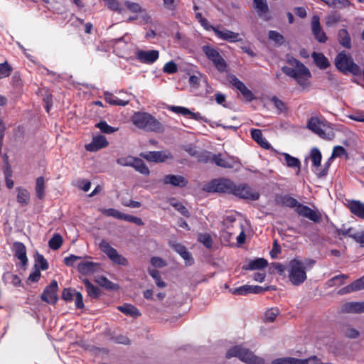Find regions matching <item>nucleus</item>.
<instances>
[{
  "label": "nucleus",
  "mask_w": 364,
  "mask_h": 364,
  "mask_svg": "<svg viewBox=\"0 0 364 364\" xmlns=\"http://www.w3.org/2000/svg\"><path fill=\"white\" fill-rule=\"evenodd\" d=\"M287 63L290 67H282V72L287 75L295 79L297 83L301 87H307L309 86V80L311 77V74L309 68L294 57L288 58Z\"/></svg>",
  "instance_id": "1"
},
{
  "label": "nucleus",
  "mask_w": 364,
  "mask_h": 364,
  "mask_svg": "<svg viewBox=\"0 0 364 364\" xmlns=\"http://www.w3.org/2000/svg\"><path fill=\"white\" fill-rule=\"evenodd\" d=\"M131 121L134 125L146 132H161L164 130L162 124L151 114L145 112H136Z\"/></svg>",
  "instance_id": "2"
},
{
  "label": "nucleus",
  "mask_w": 364,
  "mask_h": 364,
  "mask_svg": "<svg viewBox=\"0 0 364 364\" xmlns=\"http://www.w3.org/2000/svg\"><path fill=\"white\" fill-rule=\"evenodd\" d=\"M288 278L294 286L303 284L307 279L304 263L299 258L291 259L287 267Z\"/></svg>",
  "instance_id": "3"
},
{
  "label": "nucleus",
  "mask_w": 364,
  "mask_h": 364,
  "mask_svg": "<svg viewBox=\"0 0 364 364\" xmlns=\"http://www.w3.org/2000/svg\"><path fill=\"white\" fill-rule=\"evenodd\" d=\"M335 65L338 70L343 73H350L354 75L361 73L360 67L354 63L350 54L342 51L335 58Z\"/></svg>",
  "instance_id": "4"
},
{
  "label": "nucleus",
  "mask_w": 364,
  "mask_h": 364,
  "mask_svg": "<svg viewBox=\"0 0 364 364\" xmlns=\"http://www.w3.org/2000/svg\"><path fill=\"white\" fill-rule=\"evenodd\" d=\"M226 357L230 358L237 357L240 360L248 364H262L263 359L255 355L252 352L240 346H235L230 348L226 353Z\"/></svg>",
  "instance_id": "5"
},
{
  "label": "nucleus",
  "mask_w": 364,
  "mask_h": 364,
  "mask_svg": "<svg viewBox=\"0 0 364 364\" xmlns=\"http://www.w3.org/2000/svg\"><path fill=\"white\" fill-rule=\"evenodd\" d=\"M307 127L323 139L331 140L335 136L331 127L317 117H311L308 122Z\"/></svg>",
  "instance_id": "6"
},
{
  "label": "nucleus",
  "mask_w": 364,
  "mask_h": 364,
  "mask_svg": "<svg viewBox=\"0 0 364 364\" xmlns=\"http://www.w3.org/2000/svg\"><path fill=\"white\" fill-rule=\"evenodd\" d=\"M234 186V183L230 180L222 178L210 181L205 186L204 190L208 192L232 193Z\"/></svg>",
  "instance_id": "7"
},
{
  "label": "nucleus",
  "mask_w": 364,
  "mask_h": 364,
  "mask_svg": "<svg viewBox=\"0 0 364 364\" xmlns=\"http://www.w3.org/2000/svg\"><path fill=\"white\" fill-rule=\"evenodd\" d=\"M202 50L220 73H224L226 70L227 63L216 49L210 46H203Z\"/></svg>",
  "instance_id": "8"
},
{
  "label": "nucleus",
  "mask_w": 364,
  "mask_h": 364,
  "mask_svg": "<svg viewBox=\"0 0 364 364\" xmlns=\"http://www.w3.org/2000/svg\"><path fill=\"white\" fill-rule=\"evenodd\" d=\"M100 248L114 263L122 266H127L128 264L127 259L119 255L117 250L113 248L107 241H101Z\"/></svg>",
  "instance_id": "9"
},
{
  "label": "nucleus",
  "mask_w": 364,
  "mask_h": 364,
  "mask_svg": "<svg viewBox=\"0 0 364 364\" xmlns=\"http://www.w3.org/2000/svg\"><path fill=\"white\" fill-rule=\"evenodd\" d=\"M321 154L318 149L314 148L311 151V159L314 166L313 171L319 178L323 177L327 174L328 168V164H326L323 166L324 168H322V166L321 165Z\"/></svg>",
  "instance_id": "10"
},
{
  "label": "nucleus",
  "mask_w": 364,
  "mask_h": 364,
  "mask_svg": "<svg viewBox=\"0 0 364 364\" xmlns=\"http://www.w3.org/2000/svg\"><path fill=\"white\" fill-rule=\"evenodd\" d=\"M336 233L338 235L349 237L360 245L364 244L363 230H358L353 227L346 228L345 225H343L341 228L336 230Z\"/></svg>",
  "instance_id": "11"
},
{
  "label": "nucleus",
  "mask_w": 364,
  "mask_h": 364,
  "mask_svg": "<svg viewBox=\"0 0 364 364\" xmlns=\"http://www.w3.org/2000/svg\"><path fill=\"white\" fill-rule=\"evenodd\" d=\"M140 156L148 161L161 163L173 159L172 154L168 151H148L140 154Z\"/></svg>",
  "instance_id": "12"
},
{
  "label": "nucleus",
  "mask_w": 364,
  "mask_h": 364,
  "mask_svg": "<svg viewBox=\"0 0 364 364\" xmlns=\"http://www.w3.org/2000/svg\"><path fill=\"white\" fill-rule=\"evenodd\" d=\"M233 195L244 199L256 200L259 198V194L247 185L234 186Z\"/></svg>",
  "instance_id": "13"
},
{
  "label": "nucleus",
  "mask_w": 364,
  "mask_h": 364,
  "mask_svg": "<svg viewBox=\"0 0 364 364\" xmlns=\"http://www.w3.org/2000/svg\"><path fill=\"white\" fill-rule=\"evenodd\" d=\"M58 282L55 280H53L50 285L44 289L41 295L42 300L48 304H55L58 300Z\"/></svg>",
  "instance_id": "14"
},
{
  "label": "nucleus",
  "mask_w": 364,
  "mask_h": 364,
  "mask_svg": "<svg viewBox=\"0 0 364 364\" xmlns=\"http://www.w3.org/2000/svg\"><path fill=\"white\" fill-rule=\"evenodd\" d=\"M136 58L142 63L152 64L159 57V53L156 50H139L135 53Z\"/></svg>",
  "instance_id": "15"
},
{
  "label": "nucleus",
  "mask_w": 364,
  "mask_h": 364,
  "mask_svg": "<svg viewBox=\"0 0 364 364\" xmlns=\"http://www.w3.org/2000/svg\"><path fill=\"white\" fill-rule=\"evenodd\" d=\"M212 31H213L215 34L222 40L227 41L230 43H235L241 41V39L239 38L240 35L238 33H235L226 28H220L219 26L212 27Z\"/></svg>",
  "instance_id": "16"
},
{
  "label": "nucleus",
  "mask_w": 364,
  "mask_h": 364,
  "mask_svg": "<svg viewBox=\"0 0 364 364\" xmlns=\"http://www.w3.org/2000/svg\"><path fill=\"white\" fill-rule=\"evenodd\" d=\"M296 212L301 216L306 218L314 223H319L321 221L322 217L320 213L315 211L309 207L302 205L298 206Z\"/></svg>",
  "instance_id": "17"
},
{
  "label": "nucleus",
  "mask_w": 364,
  "mask_h": 364,
  "mask_svg": "<svg viewBox=\"0 0 364 364\" xmlns=\"http://www.w3.org/2000/svg\"><path fill=\"white\" fill-rule=\"evenodd\" d=\"M311 31L315 38L320 43H325L327 41V36L323 31L318 16H314L311 18Z\"/></svg>",
  "instance_id": "18"
},
{
  "label": "nucleus",
  "mask_w": 364,
  "mask_h": 364,
  "mask_svg": "<svg viewBox=\"0 0 364 364\" xmlns=\"http://www.w3.org/2000/svg\"><path fill=\"white\" fill-rule=\"evenodd\" d=\"M161 181L165 185H171L180 188L186 187L188 181L181 175L168 174L163 177Z\"/></svg>",
  "instance_id": "19"
},
{
  "label": "nucleus",
  "mask_w": 364,
  "mask_h": 364,
  "mask_svg": "<svg viewBox=\"0 0 364 364\" xmlns=\"http://www.w3.org/2000/svg\"><path fill=\"white\" fill-rule=\"evenodd\" d=\"M108 145V141L105 136L98 135L94 136L90 143L85 145V149L88 151L95 152L99 149L106 147Z\"/></svg>",
  "instance_id": "20"
},
{
  "label": "nucleus",
  "mask_w": 364,
  "mask_h": 364,
  "mask_svg": "<svg viewBox=\"0 0 364 364\" xmlns=\"http://www.w3.org/2000/svg\"><path fill=\"white\" fill-rule=\"evenodd\" d=\"M229 223H233V226L236 228L235 234L239 232V235L237 237V241L238 244L244 243L245 240V235L243 230V225L241 222L237 221L233 217L228 216L225 219V225Z\"/></svg>",
  "instance_id": "21"
},
{
  "label": "nucleus",
  "mask_w": 364,
  "mask_h": 364,
  "mask_svg": "<svg viewBox=\"0 0 364 364\" xmlns=\"http://www.w3.org/2000/svg\"><path fill=\"white\" fill-rule=\"evenodd\" d=\"M254 7L259 16V17L263 18L265 21L269 19L267 16L269 11V6L267 0H252Z\"/></svg>",
  "instance_id": "22"
},
{
  "label": "nucleus",
  "mask_w": 364,
  "mask_h": 364,
  "mask_svg": "<svg viewBox=\"0 0 364 364\" xmlns=\"http://www.w3.org/2000/svg\"><path fill=\"white\" fill-rule=\"evenodd\" d=\"M341 310L346 313H363L364 302H347L342 306Z\"/></svg>",
  "instance_id": "23"
},
{
  "label": "nucleus",
  "mask_w": 364,
  "mask_h": 364,
  "mask_svg": "<svg viewBox=\"0 0 364 364\" xmlns=\"http://www.w3.org/2000/svg\"><path fill=\"white\" fill-rule=\"evenodd\" d=\"M362 289H364V276L341 289L339 293L344 294Z\"/></svg>",
  "instance_id": "24"
},
{
  "label": "nucleus",
  "mask_w": 364,
  "mask_h": 364,
  "mask_svg": "<svg viewBox=\"0 0 364 364\" xmlns=\"http://www.w3.org/2000/svg\"><path fill=\"white\" fill-rule=\"evenodd\" d=\"M171 246L174 251H176L183 257L187 264H192L193 263V259L191 257V253L183 245L180 243H173Z\"/></svg>",
  "instance_id": "25"
},
{
  "label": "nucleus",
  "mask_w": 364,
  "mask_h": 364,
  "mask_svg": "<svg viewBox=\"0 0 364 364\" xmlns=\"http://www.w3.org/2000/svg\"><path fill=\"white\" fill-rule=\"evenodd\" d=\"M350 212L357 217L364 220V203L360 200H353L348 205Z\"/></svg>",
  "instance_id": "26"
},
{
  "label": "nucleus",
  "mask_w": 364,
  "mask_h": 364,
  "mask_svg": "<svg viewBox=\"0 0 364 364\" xmlns=\"http://www.w3.org/2000/svg\"><path fill=\"white\" fill-rule=\"evenodd\" d=\"M211 162H213L218 166L228 168H233L235 164L232 159L222 158V155L220 154H213Z\"/></svg>",
  "instance_id": "27"
},
{
  "label": "nucleus",
  "mask_w": 364,
  "mask_h": 364,
  "mask_svg": "<svg viewBox=\"0 0 364 364\" xmlns=\"http://www.w3.org/2000/svg\"><path fill=\"white\" fill-rule=\"evenodd\" d=\"M4 162V173L5 176L6 185L8 188L11 189L14 187V181L11 179L12 170L10 164H9L8 156L5 154L3 156Z\"/></svg>",
  "instance_id": "28"
},
{
  "label": "nucleus",
  "mask_w": 364,
  "mask_h": 364,
  "mask_svg": "<svg viewBox=\"0 0 364 364\" xmlns=\"http://www.w3.org/2000/svg\"><path fill=\"white\" fill-rule=\"evenodd\" d=\"M98 267L99 266L97 263L89 261L80 262L77 267L79 272L83 274H92Z\"/></svg>",
  "instance_id": "29"
},
{
  "label": "nucleus",
  "mask_w": 364,
  "mask_h": 364,
  "mask_svg": "<svg viewBox=\"0 0 364 364\" xmlns=\"http://www.w3.org/2000/svg\"><path fill=\"white\" fill-rule=\"evenodd\" d=\"M252 138L262 147L264 149H269L270 144L267 141L263 138L262 131L260 129H253L251 130Z\"/></svg>",
  "instance_id": "30"
},
{
  "label": "nucleus",
  "mask_w": 364,
  "mask_h": 364,
  "mask_svg": "<svg viewBox=\"0 0 364 364\" xmlns=\"http://www.w3.org/2000/svg\"><path fill=\"white\" fill-rule=\"evenodd\" d=\"M311 56L314 63L319 68L326 69L330 65L327 58L323 53L313 52Z\"/></svg>",
  "instance_id": "31"
},
{
  "label": "nucleus",
  "mask_w": 364,
  "mask_h": 364,
  "mask_svg": "<svg viewBox=\"0 0 364 364\" xmlns=\"http://www.w3.org/2000/svg\"><path fill=\"white\" fill-rule=\"evenodd\" d=\"M12 252L15 257L18 259L16 266L19 268L23 267V243L15 242L12 247Z\"/></svg>",
  "instance_id": "32"
},
{
  "label": "nucleus",
  "mask_w": 364,
  "mask_h": 364,
  "mask_svg": "<svg viewBox=\"0 0 364 364\" xmlns=\"http://www.w3.org/2000/svg\"><path fill=\"white\" fill-rule=\"evenodd\" d=\"M117 309L124 314L134 318L141 316V313L137 308L129 304H124L122 306H118Z\"/></svg>",
  "instance_id": "33"
},
{
  "label": "nucleus",
  "mask_w": 364,
  "mask_h": 364,
  "mask_svg": "<svg viewBox=\"0 0 364 364\" xmlns=\"http://www.w3.org/2000/svg\"><path fill=\"white\" fill-rule=\"evenodd\" d=\"M277 201L279 205L282 206L294 208L295 210L300 205V203L297 200L289 196H281L277 198Z\"/></svg>",
  "instance_id": "34"
},
{
  "label": "nucleus",
  "mask_w": 364,
  "mask_h": 364,
  "mask_svg": "<svg viewBox=\"0 0 364 364\" xmlns=\"http://www.w3.org/2000/svg\"><path fill=\"white\" fill-rule=\"evenodd\" d=\"M105 100L107 102L112 105H118L124 107L129 104V100H122L112 93H105Z\"/></svg>",
  "instance_id": "35"
},
{
  "label": "nucleus",
  "mask_w": 364,
  "mask_h": 364,
  "mask_svg": "<svg viewBox=\"0 0 364 364\" xmlns=\"http://www.w3.org/2000/svg\"><path fill=\"white\" fill-rule=\"evenodd\" d=\"M134 170L142 175L149 176L150 173L149 168L145 164L144 161L139 158L135 157L134 161L132 166Z\"/></svg>",
  "instance_id": "36"
},
{
  "label": "nucleus",
  "mask_w": 364,
  "mask_h": 364,
  "mask_svg": "<svg viewBox=\"0 0 364 364\" xmlns=\"http://www.w3.org/2000/svg\"><path fill=\"white\" fill-rule=\"evenodd\" d=\"M268 264L267 261L264 258H257L251 260L248 264L245 267V269L256 270L265 268Z\"/></svg>",
  "instance_id": "37"
},
{
  "label": "nucleus",
  "mask_w": 364,
  "mask_h": 364,
  "mask_svg": "<svg viewBox=\"0 0 364 364\" xmlns=\"http://www.w3.org/2000/svg\"><path fill=\"white\" fill-rule=\"evenodd\" d=\"M338 40L343 47L346 48L351 47V39L347 30L341 29L338 31Z\"/></svg>",
  "instance_id": "38"
},
{
  "label": "nucleus",
  "mask_w": 364,
  "mask_h": 364,
  "mask_svg": "<svg viewBox=\"0 0 364 364\" xmlns=\"http://www.w3.org/2000/svg\"><path fill=\"white\" fill-rule=\"evenodd\" d=\"M2 279L5 284H11L14 287H18L21 284V278L15 274L6 272L3 274Z\"/></svg>",
  "instance_id": "39"
},
{
  "label": "nucleus",
  "mask_w": 364,
  "mask_h": 364,
  "mask_svg": "<svg viewBox=\"0 0 364 364\" xmlns=\"http://www.w3.org/2000/svg\"><path fill=\"white\" fill-rule=\"evenodd\" d=\"M35 191L38 199L42 200L45 197V180L43 176L36 178Z\"/></svg>",
  "instance_id": "40"
},
{
  "label": "nucleus",
  "mask_w": 364,
  "mask_h": 364,
  "mask_svg": "<svg viewBox=\"0 0 364 364\" xmlns=\"http://www.w3.org/2000/svg\"><path fill=\"white\" fill-rule=\"evenodd\" d=\"M95 282L101 287L107 289L114 290L118 289V286L113 282H110L105 277L99 276L95 279Z\"/></svg>",
  "instance_id": "41"
},
{
  "label": "nucleus",
  "mask_w": 364,
  "mask_h": 364,
  "mask_svg": "<svg viewBox=\"0 0 364 364\" xmlns=\"http://www.w3.org/2000/svg\"><path fill=\"white\" fill-rule=\"evenodd\" d=\"M88 295L93 298H97L100 296V289L95 287L87 279L83 280Z\"/></svg>",
  "instance_id": "42"
},
{
  "label": "nucleus",
  "mask_w": 364,
  "mask_h": 364,
  "mask_svg": "<svg viewBox=\"0 0 364 364\" xmlns=\"http://www.w3.org/2000/svg\"><path fill=\"white\" fill-rule=\"evenodd\" d=\"M105 2L107 8L112 11L121 14L124 11V8L122 6L118 0H103Z\"/></svg>",
  "instance_id": "43"
},
{
  "label": "nucleus",
  "mask_w": 364,
  "mask_h": 364,
  "mask_svg": "<svg viewBox=\"0 0 364 364\" xmlns=\"http://www.w3.org/2000/svg\"><path fill=\"white\" fill-rule=\"evenodd\" d=\"M124 6L130 12L134 14H140L144 11V9L141 7V6L136 2L125 1Z\"/></svg>",
  "instance_id": "44"
},
{
  "label": "nucleus",
  "mask_w": 364,
  "mask_h": 364,
  "mask_svg": "<svg viewBox=\"0 0 364 364\" xmlns=\"http://www.w3.org/2000/svg\"><path fill=\"white\" fill-rule=\"evenodd\" d=\"M100 211L105 215L109 217H113L114 218L122 220L124 213L119 212L118 210L114 208H100Z\"/></svg>",
  "instance_id": "45"
},
{
  "label": "nucleus",
  "mask_w": 364,
  "mask_h": 364,
  "mask_svg": "<svg viewBox=\"0 0 364 364\" xmlns=\"http://www.w3.org/2000/svg\"><path fill=\"white\" fill-rule=\"evenodd\" d=\"M63 243V237L59 234H55L48 241V245L50 249L56 250L60 247Z\"/></svg>",
  "instance_id": "46"
},
{
  "label": "nucleus",
  "mask_w": 364,
  "mask_h": 364,
  "mask_svg": "<svg viewBox=\"0 0 364 364\" xmlns=\"http://www.w3.org/2000/svg\"><path fill=\"white\" fill-rule=\"evenodd\" d=\"M95 127L105 134H112L118 130V128L109 126L105 121H100Z\"/></svg>",
  "instance_id": "47"
},
{
  "label": "nucleus",
  "mask_w": 364,
  "mask_h": 364,
  "mask_svg": "<svg viewBox=\"0 0 364 364\" xmlns=\"http://www.w3.org/2000/svg\"><path fill=\"white\" fill-rule=\"evenodd\" d=\"M279 310L277 308H272L268 309L264 316V321L265 322H273L276 317L279 315Z\"/></svg>",
  "instance_id": "48"
},
{
  "label": "nucleus",
  "mask_w": 364,
  "mask_h": 364,
  "mask_svg": "<svg viewBox=\"0 0 364 364\" xmlns=\"http://www.w3.org/2000/svg\"><path fill=\"white\" fill-rule=\"evenodd\" d=\"M327 5L335 9H342L350 5L349 0H328Z\"/></svg>",
  "instance_id": "49"
},
{
  "label": "nucleus",
  "mask_w": 364,
  "mask_h": 364,
  "mask_svg": "<svg viewBox=\"0 0 364 364\" xmlns=\"http://www.w3.org/2000/svg\"><path fill=\"white\" fill-rule=\"evenodd\" d=\"M198 240L208 248L212 247L213 240L208 233H200L198 235Z\"/></svg>",
  "instance_id": "50"
},
{
  "label": "nucleus",
  "mask_w": 364,
  "mask_h": 364,
  "mask_svg": "<svg viewBox=\"0 0 364 364\" xmlns=\"http://www.w3.org/2000/svg\"><path fill=\"white\" fill-rule=\"evenodd\" d=\"M11 71L12 68L8 62L0 63V79L9 76Z\"/></svg>",
  "instance_id": "51"
},
{
  "label": "nucleus",
  "mask_w": 364,
  "mask_h": 364,
  "mask_svg": "<svg viewBox=\"0 0 364 364\" xmlns=\"http://www.w3.org/2000/svg\"><path fill=\"white\" fill-rule=\"evenodd\" d=\"M149 274L154 279L156 285L160 288L166 287V283L161 279L159 272L156 269H149Z\"/></svg>",
  "instance_id": "52"
},
{
  "label": "nucleus",
  "mask_w": 364,
  "mask_h": 364,
  "mask_svg": "<svg viewBox=\"0 0 364 364\" xmlns=\"http://www.w3.org/2000/svg\"><path fill=\"white\" fill-rule=\"evenodd\" d=\"M284 156L285 162L289 167H292V168L297 167L299 168L300 161L298 159L293 157L288 154H284Z\"/></svg>",
  "instance_id": "53"
},
{
  "label": "nucleus",
  "mask_w": 364,
  "mask_h": 364,
  "mask_svg": "<svg viewBox=\"0 0 364 364\" xmlns=\"http://www.w3.org/2000/svg\"><path fill=\"white\" fill-rule=\"evenodd\" d=\"M135 157L132 156H122L117 160V163L122 166L132 167L134 161Z\"/></svg>",
  "instance_id": "54"
},
{
  "label": "nucleus",
  "mask_w": 364,
  "mask_h": 364,
  "mask_svg": "<svg viewBox=\"0 0 364 364\" xmlns=\"http://www.w3.org/2000/svg\"><path fill=\"white\" fill-rule=\"evenodd\" d=\"M212 156L213 155L207 151H203L200 152L197 151L196 158L198 159L199 162L207 163L208 161H211Z\"/></svg>",
  "instance_id": "55"
},
{
  "label": "nucleus",
  "mask_w": 364,
  "mask_h": 364,
  "mask_svg": "<svg viewBox=\"0 0 364 364\" xmlns=\"http://www.w3.org/2000/svg\"><path fill=\"white\" fill-rule=\"evenodd\" d=\"M269 38L279 45L284 42V37L282 34L275 31H270L268 34Z\"/></svg>",
  "instance_id": "56"
},
{
  "label": "nucleus",
  "mask_w": 364,
  "mask_h": 364,
  "mask_svg": "<svg viewBox=\"0 0 364 364\" xmlns=\"http://www.w3.org/2000/svg\"><path fill=\"white\" fill-rule=\"evenodd\" d=\"M271 101L273 102L274 107L277 109L279 112H284L287 110V106L284 102L279 100L277 97L273 96L271 98Z\"/></svg>",
  "instance_id": "57"
},
{
  "label": "nucleus",
  "mask_w": 364,
  "mask_h": 364,
  "mask_svg": "<svg viewBox=\"0 0 364 364\" xmlns=\"http://www.w3.org/2000/svg\"><path fill=\"white\" fill-rule=\"evenodd\" d=\"M122 220L134 223L139 226H142L144 225L143 220L140 218H138V217H136L134 215H127V214L124 213Z\"/></svg>",
  "instance_id": "58"
},
{
  "label": "nucleus",
  "mask_w": 364,
  "mask_h": 364,
  "mask_svg": "<svg viewBox=\"0 0 364 364\" xmlns=\"http://www.w3.org/2000/svg\"><path fill=\"white\" fill-rule=\"evenodd\" d=\"M341 16L336 14H331L326 18V25L327 26H332L339 22Z\"/></svg>",
  "instance_id": "59"
},
{
  "label": "nucleus",
  "mask_w": 364,
  "mask_h": 364,
  "mask_svg": "<svg viewBox=\"0 0 364 364\" xmlns=\"http://www.w3.org/2000/svg\"><path fill=\"white\" fill-rule=\"evenodd\" d=\"M230 292L235 295H246L250 293V285H243L238 288L231 289Z\"/></svg>",
  "instance_id": "60"
},
{
  "label": "nucleus",
  "mask_w": 364,
  "mask_h": 364,
  "mask_svg": "<svg viewBox=\"0 0 364 364\" xmlns=\"http://www.w3.org/2000/svg\"><path fill=\"white\" fill-rule=\"evenodd\" d=\"M163 70L164 73L168 74H173L177 72L178 68L176 64L173 61H169L166 63L163 68Z\"/></svg>",
  "instance_id": "61"
},
{
  "label": "nucleus",
  "mask_w": 364,
  "mask_h": 364,
  "mask_svg": "<svg viewBox=\"0 0 364 364\" xmlns=\"http://www.w3.org/2000/svg\"><path fill=\"white\" fill-rule=\"evenodd\" d=\"M169 109L176 114H180L184 116L188 115L191 113V111L184 107L180 106H171L169 107Z\"/></svg>",
  "instance_id": "62"
},
{
  "label": "nucleus",
  "mask_w": 364,
  "mask_h": 364,
  "mask_svg": "<svg viewBox=\"0 0 364 364\" xmlns=\"http://www.w3.org/2000/svg\"><path fill=\"white\" fill-rule=\"evenodd\" d=\"M238 90L248 101H251L253 99L252 92L243 84Z\"/></svg>",
  "instance_id": "63"
},
{
  "label": "nucleus",
  "mask_w": 364,
  "mask_h": 364,
  "mask_svg": "<svg viewBox=\"0 0 364 364\" xmlns=\"http://www.w3.org/2000/svg\"><path fill=\"white\" fill-rule=\"evenodd\" d=\"M171 205L183 216L187 218L190 216L188 209L181 203H171Z\"/></svg>",
  "instance_id": "64"
}]
</instances>
